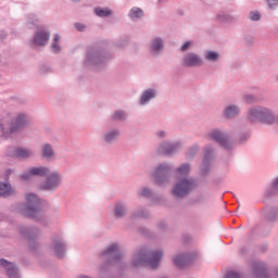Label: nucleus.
<instances>
[{
    "label": "nucleus",
    "instance_id": "obj_5",
    "mask_svg": "<svg viewBox=\"0 0 278 278\" xmlns=\"http://www.w3.org/2000/svg\"><path fill=\"white\" fill-rule=\"evenodd\" d=\"M198 187L199 182H197L194 177L185 176L174 182L170 194L175 201H184V199L190 197Z\"/></svg>",
    "mask_w": 278,
    "mask_h": 278
},
{
    "label": "nucleus",
    "instance_id": "obj_47",
    "mask_svg": "<svg viewBox=\"0 0 278 278\" xmlns=\"http://www.w3.org/2000/svg\"><path fill=\"white\" fill-rule=\"evenodd\" d=\"M190 47H192V41H186L181 47H180V51H188V49H190Z\"/></svg>",
    "mask_w": 278,
    "mask_h": 278
},
{
    "label": "nucleus",
    "instance_id": "obj_36",
    "mask_svg": "<svg viewBox=\"0 0 278 278\" xmlns=\"http://www.w3.org/2000/svg\"><path fill=\"white\" fill-rule=\"evenodd\" d=\"M216 21H218V23H233L236 17L229 13H219L216 15Z\"/></svg>",
    "mask_w": 278,
    "mask_h": 278
},
{
    "label": "nucleus",
    "instance_id": "obj_17",
    "mask_svg": "<svg viewBox=\"0 0 278 278\" xmlns=\"http://www.w3.org/2000/svg\"><path fill=\"white\" fill-rule=\"evenodd\" d=\"M251 266L255 278H270L266 263L262 261H254L251 263Z\"/></svg>",
    "mask_w": 278,
    "mask_h": 278
},
{
    "label": "nucleus",
    "instance_id": "obj_39",
    "mask_svg": "<svg viewBox=\"0 0 278 278\" xmlns=\"http://www.w3.org/2000/svg\"><path fill=\"white\" fill-rule=\"evenodd\" d=\"M112 121H127V112L119 110L111 115Z\"/></svg>",
    "mask_w": 278,
    "mask_h": 278
},
{
    "label": "nucleus",
    "instance_id": "obj_1",
    "mask_svg": "<svg viewBox=\"0 0 278 278\" xmlns=\"http://www.w3.org/2000/svg\"><path fill=\"white\" fill-rule=\"evenodd\" d=\"M33 177H46V180L39 185L40 190L45 192H55L64 179L60 172H51V168L45 165L29 167L21 175L23 181H30Z\"/></svg>",
    "mask_w": 278,
    "mask_h": 278
},
{
    "label": "nucleus",
    "instance_id": "obj_32",
    "mask_svg": "<svg viewBox=\"0 0 278 278\" xmlns=\"http://www.w3.org/2000/svg\"><path fill=\"white\" fill-rule=\"evenodd\" d=\"M17 157H22L23 160H31L34 157L35 153L31 148H24V149H17L16 150Z\"/></svg>",
    "mask_w": 278,
    "mask_h": 278
},
{
    "label": "nucleus",
    "instance_id": "obj_50",
    "mask_svg": "<svg viewBox=\"0 0 278 278\" xmlns=\"http://www.w3.org/2000/svg\"><path fill=\"white\" fill-rule=\"evenodd\" d=\"M168 225L165 222H160L159 223V229H161V231H166Z\"/></svg>",
    "mask_w": 278,
    "mask_h": 278
},
{
    "label": "nucleus",
    "instance_id": "obj_54",
    "mask_svg": "<svg viewBox=\"0 0 278 278\" xmlns=\"http://www.w3.org/2000/svg\"><path fill=\"white\" fill-rule=\"evenodd\" d=\"M240 140H241V142L244 141V139H242V138Z\"/></svg>",
    "mask_w": 278,
    "mask_h": 278
},
{
    "label": "nucleus",
    "instance_id": "obj_53",
    "mask_svg": "<svg viewBox=\"0 0 278 278\" xmlns=\"http://www.w3.org/2000/svg\"><path fill=\"white\" fill-rule=\"evenodd\" d=\"M249 139V135H244V140H248Z\"/></svg>",
    "mask_w": 278,
    "mask_h": 278
},
{
    "label": "nucleus",
    "instance_id": "obj_4",
    "mask_svg": "<svg viewBox=\"0 0 278 278\" xmlns=\"http://www.w3.org/2000/svg\"><path fill=\"white\" fill-rule=\"evenodd\" d=\"M112 60V55L105 53L101 48H89L83 61L85 68L91 71H103L108 62Z\"/></svg>",
    "mask_w": 278,
    "mask_h": 278
},
{
    "label": "nucleus",
    "instance_id": "obj_13",
    "mask_svg": "<svg viewBox=\"0 0 278 278\" xmlns=\"http://www.w3.org/2000/svg\"><path fill=\"white\" fill-rule=\"evenodd\" d=\"M0 268L5 271L9 278H22L21 269L16 263H12L5 258H0Z\"/></svg>",
    "mask_w": 278,
    "mask_h": 278
},
{
    "label": "nucleus",
    "instance_id": "obj_7",
    "mask_svg": "<svg viewBox=\"0 0 278 278\" xmlns=\"http://www.w3.org/2000/svg\"><path fill=\"white\" fill-rule=\"evenodd\" d=\"M150 177L154 179L159 188H166L173 179V166L168 163H161L151 172Z\"/></svg>",
    "mask_w": 278,
    "mask_h": 278
},
{
    "label": "nucleus",
    "instance_id": "obj_6",
    "mask_svg": "<svg viewBox=\"0 0 278 278\" xmlns=\"http://www.w3.org/2000/svg\"><path fill=\"white\" fill-rule=\"evenodd\" d=\"M101 257L103 263L100 267L99 275L101 278H108L112 270V263L121 260V245H118V243H112L102 252Z\"/></svg>",
    "mask_w": 278,
    "mask_h": 278
},
{
    "label": "nucleus",
    "instance_id": "obj_55",
    "mask_svg": "<svg viewBox=\"0 0 278 278\" xmlns=\"http://www.w3.org/2000/svg\"><path fill=\"white\" fill-rule=\"evenodd\" d=\"M276 80L278 81V76L276 77Z\"/></svg>",
    "mask_w": 278,
    "mask_h": 278
},
{
    "label": "nucleus",
    "instance_id": "obj_18",
    "mask_svg": "<svg viewBox=\"0 0 278 278\" xmlns=\"http://www.w3.org/2000/svg\"><path fill=\"white\" fill-rule=\"evenodd\" d=\"M52 251H54L56 257L60 260L66 255V244H64V241L58 235L52 237Z\"/></svg>",
    "mask_w": 278,
    "mask_h": 278
},
{
    "label": "nucleus",
    "instance_id": "obj_37",
    "mask_svg": "<svg viewBox=\"0 0 278 278\" xmlns=\"http://www.w3.org/2000/svg\"><path fill=\"white\" fill-rule=\"evenodd\" d=\"M61 36L59 34L53 36V41L51 45V51L52 53H60L62 51V47L60 46Z\"/></svg>",
    "mask_w": 278,
    "mask_h": 278
},
{
    "label": "nucleus",
    "instance_id": "obj_25",
    "mask_svg": "<svg viewBox=\"0 0 278 278\" xmlns=\"http://www.w3.org/2000/svg\"><path fill=\"white\" fill-rule=\"evenodd\" d=\"M260 123H263L264 125H273V123H275V112L268 108L261 106Z\"/></svg>",
    "mask_w": 278,
    "mask_h": 278
},
{
    "label": "nucleus",
    "instance_id": "obj_30",
    "mask_svg": "<svg viewBox=\"0 0 278 278\" xmlns=\"http://www.w3.org/2000/svg\"><path fill=\"white\" fill-rule=\"evenodd\" d=\"M265 217L269 223H275L278 218V206H268L265 210Z\"/></svg>",
    "mask_w": 278,
    "mask_h": 278
},
{
    "label": "nucleus",
    "instance_id": "obj_43",
    "mask_svg": "<svg viewBox=\"0 0 278 278\" xmlns=\"http://www.w3.org/2000/svg\"><path fill=\"white\" fill-rule=\"evenodd\" d=\"M198 152H199V146H193L188 151L187 156L188 157H194V155H197Z\"/></svg>",
    "mask_w": 278,
    "mask_h": 278
},
{
    "label": "nucleus",
    "instance_id": "obj_16",
    "mask_svg": "<svg viewBox=\"0 0 278 278\" xmlns=\"http://www.w3.org/2000/svg\"><path fill=\"white\" fill-rule=\"evenodd\" d=\"M118 138H121V129L118 128H111L101 135L102 142L108 147H112L118 141Z\"/></svg>",
    "mask_w": 278,
    "mask_h": 278
},
{
    "label": "nucleus",
    "instance_id": "obj_23",
    "mask_svg": "<svg viewBox=\"0 0 278 278\" xmlns=\"http://www.w3.org/2000/svg\"><path fill=\"white\" fill-rule=\"evenodd\" d=\"M127 214H128L127 203L118 201L114 204L113 216L115 220H121L125 218Z\"/></svg>",
    "mask_w": 278,
    "mask_h": 278
},
{
    "label": "nucleus",
    "instance_id": "obj_38",
    "mask_svg": "<svg viewBox=\"0 0 278 278\" xmlns=\"http://www.w3.org/2000/svg\"><path fill=\"white\" fill-rule=\"evenodd\" d=\"M139 197H143L144 199H152L153 198V189L149 187H142L138 190Z\"/></svg>",
    "mask_w": 278,
    "mask_h": 278
},
{
    "label": "nucleus",
    "instance_id": "obj_9",
    "mask_svg": "<svg viewBox=\"0 0 278 278\" xmlns=\"http://www.w3.org/2000/svg\"><path fill=\"white\" fill-rule=\"evenodd\" d=\"M31 127V117L29 113H18L11 119V131L16 134V131H21V129H29Z\"/></svg>",
    "mask_w": 278,
    "mask_h": 278
},
{
    "label": "nucleus",
    "instance_id": "obj_2",
    "mask_svg": "<svg viewBox=\"0 0 278 278\" xmlns=\"http://www.w3.org/2000/svg\"><path fill=\"white\" fill-rule=\"evenodd\" d=\"M164 257V250L151 251L148 247H140L135 250L131 256V266L140 268L150 266L151 268H160V263Z\"/></svg>",
    "mask_w": 278,
    "mask_h": 278
},
{
    "label": "nucleus",
    "instance_id": "obj_35",
    "mask_svg": "<svg viewBox=\"0 0 278 278\" xmlns=\"http://www.w3.org/2000/svg\"><path fill=\"white\" fill-rule=\"evenodd\" d=\"M149 216H151V213L147 208L138 207L134 211L130 218H149Z\"/></svg>",
    "mask_w": 278,
    "mask_h": 278
},
{
    "label": "nucleus",
    "instance_id": "obj_24",
    "mask_svg": "<svg viewBox=\"0 0 278 278\" xmlns=\"http://www.w3.org/2000/svg\"><path fill=\"white\" fill-rule=\"evenodd\" d=\"M51 38V34L46 30H38L34 36V45L36 47H45L49 45V39Z\"/></svg>",
    "mask_w": 278,
    "mask_h": 278
},
{
    "label": "nucleus",
    "instance_id": "obj_31",
    "mask_svg": "<svg viewBox=\"0 0 278 278\" xmlns=\"http://www.w3.org/2000/svg\"><path fill=\"white\" fill-rule=\"evenodd\" d=\"M204 60L206 62H211L212 64H216V62L220 60V53L213 50H206L204 51Z\"/></svg>",
    "mask_w": 278,
    "mask_h": 278
},
{
    "label": "nucleus",
    "instance_id": "obj_42",
    "mask_svg": "<svg viewBox=\"0 0 278 278\" xmlns=\"http://www.w3.org/2000/svg\"><path fill=\"white\" fill-rule=\"evenodd\" d=\"M39 21H40V17H38V15L36 14H30L28 16V25H37Z\"/></svg>",
    "mask_w": 278,
    "mask_h": 278
},
{
    "label": "nucleus",
    "instance_id": "obj_22",
    "mask_svg": "<svg viewBox=\"0 0 278 278\" xmlns=\"http://www.w3.org/2000/svg\"><path fill=\"white\" fill-rule=\"evenodd\" d=\"M13 130L11 126V119L9 116L0 118V138H9L12 136Z\"/></svg>",
    "mask_w": 278,
    "mask_h": 278
},
{
    "label": "nucleus",
    "instance_id": "obj_26",
    "mask_svg": "<svg viewBox=\"0 0 278 278\" xmlns=\"http://www.w3.org/2000/svg\"><path fill=\"white\" fill-rule=\"evenodd\" d=\"M262 106H253L248 110L247 118L250 123H260Z\"/></svg>",
    "mask_w": 278,
    "mask_h": 278
},
{
    "label": "nucleus",
    "instance_id": "obj_46",
    "mask_svg": "<svg viewBox=\"0 0 278 278\" xmlns=\"http://www.w3.org/2000/svg\"><path fill=\"white\" fill-rule=\"evenodd\" d=\"M267 4L270 10H277L278 0H267Z\"/></svg>",
    "mask_w": 278,
    "mask_h": 278
},
{
    "label": "nucleus",
    "instance_id": "obj_8",
    "mask_svg": "<svg viewBox=\"0 0 278 278\" xmlns=\"http://www.w3.org/2000/svg\"><path fill=\"white\" fill-rule=\"evenodd\" d=\"M205 138H207V140L218 142V144L227 151L233 149V142H231L229 135H227L223 129H212L205 135Z\"/></svg>",
    "mask_w": 278,
    "mask_h": 278
},
{
    "label": "nucleus",
    "instance_id": "obj_12",
    "mask_svg": "<svg viewBox=\"0 0 278 278\" xmlns=\"http://www.w3.org/2000/svg\"><path fill=\"white\" fill-rule=\"evenodd\" d=\"M181 142L180 141H163L157 147L159 155H175L178 151H181Z\"/></svg>",
    "mask_w": 278,
    "mask_h": 278
},
{
    "label": "nucleus",
    "instance_id": "obj_10",
    "mask_svg": "<svg viewBox=\"0 0 278 278\" xmlns=\"http://www.w3.org/2000/svg\"><path fill=\"white\" fill-rule=\"evenodd\" d=\"M180 64L185 68H201L205 60L197 52H188L182 56Z\"/></svg>",
    "mask_w": 278,
    "mask_h": 278
},
{
    "label": "nucleus",
    "instance_id": "obj_28",
    "mask_svg": "<svg viewBox=\"0 0 278 278\" xmlns=\"http://www.w3.org/2000/svg\"><path fill=\"white\" fill-rule=\"evenodd\" d=\"M14 194V189L10 182L0 181V197L3 199H8V197H12Z\"/></svg>",
    "mask_w": 278,
    "mask_h": 278
},
{
    "label": "nucleus",
    "instance_id": "obj_44",
    "mask_svg": "<svg viewBox=\"0 0 278 278\" xmlns=\"http://www.w3.org/2000/svg\"><path fill=\"white\" fill-rule=\"evenodd\" d=\"M226 278H242V274L235 270H230L226 273Z\"/></svg>",
    "mask_w": 278,
    "mask_h": 278
},
{
    "label": "nucleus",
    "instance_id": "obj_51",
    "mask_svg": "<svg viewBox=\"0 0 278 278\" xmlns=\"http://www.w3.org/2000/svg\"><path fill=\"white\" fill-rule=\"evenodd\" d=\"M274 277L278 278V266L274 268Z\"/></svg>",
    "mask_w": 278,
    "mask_h": 278
},
{
    "label": "nucleus",
    "instance_id": "obj_34",
    "mask_svg": "<svg viewBox=\"0 0 278 278\" xmlns=\"http://www.w3.org/2000/svg\"><path fill=\"white\" fill-rule=\"evenodd\" d=\"M128 16L131 21H138V18H142V16H144V11L138 7H134L130 9Z\"/></svg>",
    "mask_w": 278,
    "mask_h": 278
},
{
    "label": "nucleus",
    "instance_id": "obj_41",
    "mask_svg": "<svg viewBox=\"0 0 278 278\" xmlns=\"http://www.w3.org/2000/svg\"><path fill=\"white\" fill-rule=\"evenodd\" d=\"M243 101L244 103L253 104V103H257V98L253 94H245L243 97Z\"/></svg>",
    "mask_w": 278,
    "mask_h": 278
},
{
    "label": "nucleus",
    "instance_id": "obj_3",
    "mask_svg": "<svg viewBox=\"0 0 278 278\" xmlns=\"http://www.w3.org/2000/svg\"><path fill=\"white\" fill-rule=\"evenodd\" d=\"M21 213L28 218L36 219L40 225H49L51 220L49 217L42 215L40 210V198L36 193L26 194V203L20 206Z\"/></svg>",
    "mask_w": 278,
    "mask_h": 278
},
{
    "label": "nucleus",
    "instance_id": "obj_40",
    "mask_svg": "<svg viewBox=\"0 0 278 278\" xmlns=\"http://www.w3.org/2000/svg\"><path fill=\"white\" fill-rule=\"evenodd\" d=\"M248 18L252 22L262 21V13L260 11H251L248 15Z\"/></svg>",
    "mask_w": 278,
    "mask_h": 278
},
{
    "label": "nucleus",
    "instance_id": "obj_33",
    "mask_svg": "<svg viewBox=\"0 0 278 278\" xmlns=\"http://www.w3.org/2000/svg\"><path fill=\"white\" fill-rule=\"evenodd\" d=\"M190 170H192V165H190V163H182L179 167L175 169V173L176 175L186 177L190 175Z\"/></svg>",
    "mask_w": 278,
    "mask_h": 278
},
{
    "label": "nucleus",
    "instance_id": "obj_11",
    "mask_svg": "<svg viewBox=\"0 0 278 278\" xmlns=\"http://www.w3.org/2000/svg\"><path fill=\"white\" fill-rule=\"evenodd\" d=\"M20 232L23 238H26V240H28L30 249L36 251V249H38V242H36V240H38V237L40 236V229L34 226H22L20 227Z\"/></svg>",
    "mask_w": 278,
    "mask_h": 278
},
{
    "label": "nucleus",
    "instance_id": "obj_27",
    "mask_svg": "<svg viewBox=\"0 0 278 278\" xmlns=\"http://www.w3.org/2000/svg\"><path fill=\"white\" fill-rule=\"evenodd\" d=\"M42 160H53L55 157V150L51 143H43L41 146Z\"/></svg>",
    "mask_w": 278,
    "mask_h": 278
},
{
    "label": "nucleus",
    "instance_id": "obj_15",
    "mask_svg": "<svg viewBox=\"0 0 278 278\" xmlns=\"http://www.w3.org/2000/svg\"><path fill=\"white\" fill-rule=\"evenodd\" d=\"M149 53L152 58H160L164 53V39L154 37L150 40Z\"/></svg>",
    "mask_w": 278,
    "mask_h": 278
},
{
    "label": "nucleus",
    "instance_id": "obj_45",
    "mask_svg": "<svg viewBox=\"0 0 278 278\" xmlns=\"http://www.w3.org/2000/svg\"><path fill=\"white\" fill-rule=\"evenodd\" d=\"M166 136H168V132H166V130H157L155 132V137L157 138V140H165Z\"/></svg>",
    "mask_w": 278,
    "mask_h": 278
},
{
    "label": "nucleus",
    "instance_id": "obj_49",
    "mask_svg": "<svg viewBox=\"0 0 278 278\" xmlns=\"http://www.w3.org/2000/svg\"><path fill=\"white\" fill-rule=\"evenodd\" d=\"M244 42L248 47H252V45L255 43V41L253 40V37H245L244 38Z\"/></svg>",
    "mask_w": 278,
    "mask_h": 278
},
{
    "label": "nucleus",
    "instance_id": "obj_48",
    "mask_svg": "<svg viewBox=\"0 0 278 278\" xmlns=\"http://www.w3.org/2000/svg\"><path fill=\"white\" fill-rule=\"evenodd\" d=\"M74 26L77 29V31H85L86 30V25L85 24L75 23Z\"/></svg>",
    "mask_w": 278,
    "mask_h": 278
},
{
    "label": "nucleus",
    "instance_id": "obj_52",
    "mask_svg": "<svg viewBox=\"0 0 278 278\" xmlns=\"http://www.w3.org/2000/svg\"><path fill=\"white\" fill-rule=\"evenodd\" d=\"M74 3H79L81 0H72Z\"/></svg>",
    "mask_w": 278,
    "mask_h": 278
},
{
    "label": "nucleus",
    "instance_id": "obj_19",
    "mask_svg": "<svg viewBox=\"0 0 278 278\" xmlns=\"http://www.w3.org/2000/svg\"><path fill=\"white\" fill-rule=\"evenodd\" d=\"M240 112H242V110L240 109V105L228 104L224 108L222 112V116L226 121H233V118H238L240 116Z\"/></svg>",
    "mask_w": 278,
    "mask_h": 278
},
{
    "label": "nucleus",
    "instance_id": "obj_21",
    "mask_svg": "<svg viewBox=\"0 0 278 278\" xmlns=\"http://www.w3.org/2000/svg\"><path fill=\"white\" fill-rule=\"evenodd\" d=\"M157 97V89L148 88L143 90L141 97L139 98L138 104L141 106L149 105L153 99Z\"/></svg>",
    "mask_w": 278,
    "mask_h": 278
},
{
    "label": "nucleus",
    "instance_id": "obj_14",
    "mask_svg": "<svg viewBox=\"0 0 278 278\" xmlns=\"http://www.w3.org/2000/svg\"><path fill=\"white\" fill-rule=\"evenodd\" d=\"M197 257V252L179 254L174 258V264L178 268H186V266H190V264H192Z\"/></svg>",
    "mask_w": 278,
    "mask_h": 278
},
{
    "label": "nucleus",
    "instance_id": "obj_29",
    "mask_svg": "<svg viewBox=\"0 0 278 278\" xmlns=\"http://www.w3.org/2000/svg\"><path fill=\"white\" fill-rule=\"evenodd\" d=\"M96 16H99V18H109V16H112L114 14V11L110 8H101L97 7L93 10Z\"/></svg>",
    "mask_w": 278,
    "mask_h": 278
},
{
    "label": "nucleus",
    "instance_id": "obj_20",
    "mask_svg": "<svg viewBox=\"0 0 278 278\" xmlns=\"http://www.w3.org/2000/svg\"><path fill=\"white\" fill-rule=\"evenodd\" d=\"M212 155H214V148H205V153L202 162L201 174L205 177L210 175V166H212Z\"/></svg>",
    "mask_w": 278,
    "mask_h": 278
}]
</instances>
